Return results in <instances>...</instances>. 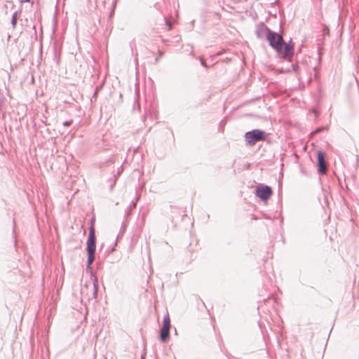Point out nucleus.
Masks as SVG:
<instances>
[{
    "label": "nucleus",
    "instance_id": "1",
    "mask_svg": "<svg viewBox=\"0 0 359 359\" xmlns=\"http://www.w3.org/2000/svg\"><path fill=\"white\" fill-rule=\"evenodd\" d=\"M245 140L250 145L255 144L257 142L264 140L266 138L265 133L260 130H253L248 132L245 135Z\"/></svg>",
    "mask_w": 359,
    "mask_h": 359
},
{
    "label": "nucleus",
    "instance_id": "2",
    "mask_svg": "<svg viewBox=\"0 0 359 359\" xmlns=\"http://www.w3.org/2000/svg\"><path fill=\"white\" fill-rule=\"evenodd\" d=\"M267 39L269 41L270 45L274 49H276L278 52H282L283 48V40L280 35L270 32L267 34Z\"/></svg>",
    "mask_w": 359,
    "mask_h": 359
},
{
    "label": "nucleus",
    "instance_id": "3",
    "mask_svg": "<svg viewBox=\"0 0 359 359\" xmlns=\"http://www.w3.org/2000/svg\"><path fill=\"white\" fill-rule=\"evenodd\" d=\"M272 189L270 187L264 184H259L256 187L255 195L262 201H266L272 195Z\"/></svg>",
    "mask_w": 359,
    "mask_h": 359
},
{
    "label": "nucleus",
    "instance_id": "4",
    "mask_svg": "<svg viewBox=\"0 0 359 359\" xmlns=\"http://www.w3.org/2000/svg\"><path fill=\"white\" fill-rule=\"evenodd\" d=\"M170 319L168 316H166L163 319L162 327L160 332V340L162 342H166L170 339Z\"/></svg>",
    "mask_w": 359,
    "mask_h": 359
},
{
    "label": "nucleus",
    "instance_id": "5",
    "mask_svg": "<svg viewBox=\"0 0 359 359\" xmlns=\"http://www.w3.org/2000/svg\"><path fill=\"white\" fill-rule=\"evenodd\" d=\"M95 241L96 239L88 238L87 241V252H88V264L90 266L95 260Z\"/></svg>",
    "mask_w": 359,
    "mask_h": 359
},
{
    "label": "nucleus",
    "instance_id": "6",
    "mask_svg": "<svg viewBox=\"0 0 359 359\" xmlns=\"http://www.w3.org/2000/svg\"><path fill=\"white\" fill-rule=\"evenodd\" d=\"M318 172L325 175L327 172V163L325 161V154L323 151H318Z\"/></svg>",
    "mask_w": 359,
    "mask_h": 359
},
{
    "label": "nucleus",
    "instance_id": "7",
    "mask_svg": "<svg viewBox=\"0 0 359 359\" xmlns=\"http://www.w3.org/2000/svg\"><path fill=\"white\" fill-rule=\"evenodd\" d=\"M281 53H283L285 55L287 56L292 53V47L289 44L283 43V48Z\"/></svg>",
    "mask_w": 359,
    "mask_h": 359
},
{
    "label": "nucleus",
    "instance_id": "8",
    "mask_svg": "<svg viewBox=\"0 0 359 359\" xmlns=\"http://www.w3.org/2000/svg\"><path fill=\"white\" fill-rule=\"evenodd\" d=\"M88 238L96 239L95 230V227H94V224H93V222L91 223V226L90 228Z\"/></svg>",
    "mask_w": 359,
    "mask_h": 359
},
{
    "label": "nucleus",
    "instance_id": "9",
    "mask_svg": "<svg viewBox=\"0 0 359 359\" xmlns=\"http://www.w3.org/2000/svg\"><path fill=\"white\" fill-rule=\"evenodd\" d=\"M165 22H166V25L168 26V30H171L172 28V23L170 20H165Z\"/></svg>",
    "mask_w": 359,
    "mask_h": 359
},
{
    "label": "nucleus",
    "instance_id": "10",
    "mask_svg": "<svg viewBox=\"0 0 359 359\" xmlns=\"http://www.w3.org/2000/svg\"><path fill=\"white\" fill-rule=\"evenodd\" d=\"M16 20H16V17H15V15H14V16H13V20H12V23H13V25L14 26H15V24H16Z\"/></svg>",
    "mask_w": 359,
    "mask_h": 359
},
{
    "label": "nucleus",
    "instance_id": "11",
    "mask_svg": "<svg viewBox=\"0 0 359 359\" xmlns=\"http://www.w3.org/2000/svg\"><path fill=\"white\" fill-rule=\"evenodd\" d=\"M22 2H30L31 0H21Z\"/></svg>",
    "mask_w": 359,
    "mask_h": 359
},
{
    "label": "nucleus",
    "instance_id": "12",
    "mask_svg": "<svg viewBox=\"0 0 359 359\" xmlns=\"http://www.w3.org/2000/svg\"><path fill=\"white\" fill-rule=\"evenodd\" d=\"M69 123H68V122H66V123H65V126H69Z\"/></svg>",
    "mask_w": 359,
    "mask_h": 359
},
{
    "label": "nucleus",
    "instance_id": "13",
    "mask_svg": "<svg viewBox=\"0 0 359 359\" xmlns=\"http://www.w3.org/2000/svg\"><path fill=\"white\" fill-rule=\"evenodd\" d=\"M94 287L96 289L97 288V285L95 283H94Z\"/></svg>",
    "mask_w": 359,
    "mask_h": 359
}]
</instances>
